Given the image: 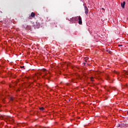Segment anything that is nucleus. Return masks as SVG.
Returning <instances> with one entry per match:
<instances>
[{"label": "nucleus", "instance_id": "obj_1", "mask_svg": "<svg viewBox=\"0 0 128 128\" xmlns=\"http://www.w3.org/2000/svg\"><path fill=\"white\" fill-rule=\"evenodd\" d=\"M84 12L86 14L87 16H88V7H86V6H84Z\"/></svg>", "mask_w": 128, "mask_h": 128}, {"label": "nucleus", "instance_id": "obj_2", "mask_svg": "<svg viewBox=\"0 0 128 128\" xmlns=\"http://www.w3.org/2000/svg\"><path fill=\"white\" fill-rule=\"evenodd\" d=\"M78 23L79 24H82V17L80 16H78Z\"/></svg>", "mask_w": 128, "mask_h": 128}, {"label": "nucleus", "instance_id": "obj_3", "mask_svg": "<svg viewBox=\"0 0 128 128\" xmlns=\"http://www.w3.org/2000/svg\"><path fill=\"white\" fill-rule=\"evenodd\" d=\"M68 20H70V22H75L74 18L72 17V18L68 19Z\"/></svg>", "mask_w": 128, "mask_h": 128}, {"label": "nucleus", "instance_id": "obj_4", "mask_svg": "<svg viewBox=\"0 0 128 128\" xmlns=\"http://www.w3.org/2000/svg\"><path fill=\"white\" fill-rule=\"evenodd\" d=\"M126 5V2H124L123 3L121 4V6L122 8H124V6Z\"/></svg>", "mask_w": 128, "mask_h": 128}, {"label": "nucleus", "instance_id": "obj_5", "mask_svg": "<svg viewBox=\"0 0 128 128\" xmlns=\"http://www.w3.org/2000/svg\"><path fill=\"white\" fill-rule=\"evenodd\" d=\"M34 16H36V14H34V12H32L31 13V15H30L32 18H34Z\"/></svg>", "mask_w": 128, "mask_h": 128}, {"label": "nucleus", "instance_id": "obj_6", "mask_svg": "<svg viewBox=\"0 0 128 128\" xmlns=\"http://www.w3.org/2000/svg\"><path fill=\"white\" fill-rule=\"evenodd\" d=\"M106 52H108V54H112V52L109 50H106Z\"/></svg>", "mask_w": 128, "mask_h": 128}, {"label": "nucleus", "instance_id": "obj_7", "mask_svg": "<svg viewBox=\"0 0 128 128\" xmlns=\"http://www.w3.org/2000/svg\"><path fill=\"white\" fill-rule=\"evenodd\" d=\"M84 62H88V57L84 58Z\"/></svg>", "mask_w": 128, "mask_h": 128}, {"label": "nucleus", "instance_id": "obj_8", "mask_svg": "<svg viewBox=\"0 0 128 128\" xmlns=\"http://www.w3.org/2000/svg\"><path fill=\"white\" fill-rule=\"evenodd\" d=\"M124 74H128V72L126 70H124V71L123 72V76H124Z\"/></svg>", "mask_w": 128, "mask_h": 128}, {"label": "nucleus", "instance_id": "obj_9", "mask_svg": "<svg viewBox=\"0 0 128 128\" xmlns=\"http://www.w3.org/2000/svg\"><path fill=\"white\" fill-rule=\"evenodd\" d=\"M75 22H78V16L74 17Z\"/></svg>", "mask_w": 128, "mask_h": 128}, {"label": "nucleus", "instance_id": "obj_10", "mask_svg": "<svg viewBox=\"0 0 128 128\" xmlns=\"http://www.w3.org/2000/svg\"><path fill=\"white\" fill-rule=\"evenodd\" d=\"M40 110H44V107H41L40 108Z\"/></svg>", "mask_w": 128, "mask_h": 128}, {"label": "nucleus", "instance_id": "obj_11", "mask_svg": "<svg viewBox=\"0 0 128 128\" xmlns=\"http://www.w3.org/2000/svg\"><path fill=\"white\" fill-rule=\"evenodd\" d=\"M21 68H24V70H26V68H24V66H20Z\"/></svg>", "mask_w": 128, "mask_h": 128}, {"label": "nucleus", "instance_id": "obj_12", "mask_svg": "<svg viewBox=\"0 0 128 128\" xmlns=\"http://www.w3.org/2000/svg\"><path fill=\"white\" fill-rule=\"evenodd\" d=\"M90 80H92V82H94V78H93V77H91L90 78Z\"/></svg>", "mask_w": 128, "mask_h": 128}, {"label": "nucleus", "instance_id": "obj_13", "mask_svg": "<svg viewBox=\"0 0 128 128\" xmlns=\"http://www.w3.org/2000/svg\"><path fill=\"white\" fill-rule=\"evenodd\" d=\"M28 18H29V20H32V16H30L28 17Z\"/></svg>", "mask_w": 128, "mask_h": 128}, {"label": "nucleus", "instance_id": "obj_14", "mask_svg": "<svg viewBox=\"0 0 128 128\" xmlns=\"http://www.w3.org/2000/svg\"><path fill=\"white\" fill-rule=\"evenodd\" d=\"M118 46H122V44H118Z\"/></svg>", "mask_w": 128, "mask_h": 128}, {"label": "nucleus", "instance_id": "obj_15", "mask_svg": "<svg viewBox=\"0 0 128 128\" xmlns=\"http://www.w3.org/2000/svg\"><path fill=\"white\" fill-rule=\"evenodd\" d=\"M47 74H48L45 73V74H44V76H46Z\"/></svg>", "mask_w": 128, "mask_h": 128}, {"label": "nucleus", "instance_id": "obj_16", "mask_svg": "<svg viewBox=\"0 0 128 128\" xmlns=\"http://www.w3.org/2000/svg\"><path fill=\"white\" fill-rule=\"evenodd\" d=\"M84 65L86 64V62H84Z\"/></svg>", "mask_w": 128, "mask_h": 128}, {"label": "nucleus", "instance_id": "obj_17", "mask_svg": "<svg viewBox=\"0 0 128 128\" xmlns=\"http://www.w3.org/2000/svg\"><path fill=\"white\" fill-rule=\"evenodd\" d=\"M102 10H104V8H102Z\"/></svg>", "mask_w": 128, "mask_h": 128}, {"label": "nucleus", "instance_id": "obj_18", "mask_svg": "<svg viewBox=\"0 0 128 128\" xmlns=\"http://www.w3.org/2000/svg\"><path fill=\"white\" fill-rule=\"evenodd\" d=\"M38 28H40V26H38Z\"/></svg>", "mask_w": 128, "mask_h": 128}, {"label": "nucleus", "instance_id": "obj_19", "mask_svg": "<svg viewBox=\"0 0 128 128\" xmlns=\"http://www.w3.org/2000/svg\"><path fill=\"white\" fill-rule=\"evenodd\" d=\"M127 114H128V111L127 112Z\"/></svg>", "mask_w": 128, "mask_h": 128}, {"label": "nucleus", "instance_id": "obj_20", "mask_svg": "<svg viewBox=\"0 0 128 128\" xmlns=\"http://www.w3.org/2000/svg\"><path fill=\"white\" fill-rule=\"evenodd\" d=\"M9 120H10V119H9Z\"/></svg>", "mask_w": 128, "mask_h": 128}, {"label": "nucleus", "instance_id": "obj_21", "mask_svg": "<svg viewBox=\"0 0 128 128\" xmlns=\"http://www.w3.org/2000/svg\"><path fill=\"white\" fill-rule=\"evenodd\" d=\"M46 78H48L46 77Z\"/></svg>", "mask_w": 128, "mask_h": 128}]
</instances>
